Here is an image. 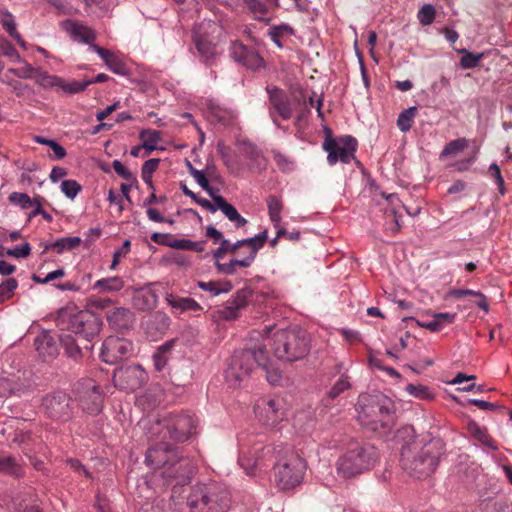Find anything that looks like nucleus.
Masks as SVG:
<instances>
[{"label":"nucleus","mask_w":512,"mask_h":512,"mask_svg":"<svg viewBox=\"0 0 512 512\" xmlns=\"http://www.w3.org/2000/svg\"><path fill=\"white\" fill-rule=\"evenodd\" d=\"M156 302V295L151 291L140 292L133 298L134 306L139 310L153 309Z\"/></svg>","instance_id":"33"},{"label":"nucleus","mask_w":512,"mask_h":512,"mask_svg":"<svg viewBox=\"0 0 512 512\" xmlns=\"http://www.w3.org/2000/svg\"><path fill=\"white\" fill-rule=\"evenodd\" d=\"M56 321L61 330L71 331L85 342H91L100 330L96 315L90 310H80L74 303L61 308Z\"/></svg>","instance_id":"5"},{"label":"nucleus","mask_w":512,"mask_h":512,"mask_svg":"<svg viewBox=\"0 0 512 512\" xmlns=\"http://www.w3.org/2000/svg\"><path fill=\"white\" fill-rule=\"evenodd\" d=\"M267 241V231L259 233L255 237L239 240L236 243L230 244L228 242L229 253H236L240 248L246 247L248 252L245 257H252V261L255 260L256 255Z\"/></svg>","instance_id":"22"},{"label":"nucleus","mask_w":512,"mask_h":512,"mask_svg":"<svg viewBox=\"0 0 512 512\" xmlns=\"http://www.w3.org/2000/svg\"><path fill=\"white\" fill-rule=\"evenodd\" d=\"M195 45H196V48H197L200 56L205 61H209L216 54L214 45L211 42H209L201 37L195 39Z\"/></svg>","instance_id":"47"},{"label":"nucleus","mask_w":512,"mask_h":512,"mask_svg":"<svg viewBox=\"0 0 512 512\" xmlns=\"http://www.w3.org/2000/svg\"><path fill=\"white\" fill-rule=\"evenodd\" d=\"M61 190L70 199H74L81 190V185L75 180H64Z\"/></svg>","instance_id":"54"},{"label":"nucleus","mask_w":512,"mask_h":512,"mask_svg":"<svg viewBox=\"0 0 512 512\" xmlns=\"http://www.w3.org/2000/svg\"><path fill=\"white\" fill-rule=\"evenodd\" d=\"M435 13V8L431 4H425L418 12V20L422 25H430L435 19Z\"/></svg>","instance_id":"52"},{"label":"nucleus","mask_w":512,"mask_h":512,"mask_svg":"<svg viewBox=\"0 0 512 512\" xmlns=\"http://www.w3.org/2000/svg\"><path fill=\"white\" fill-rule=\"evenodd\" d=\"M89 86V82L83 81H71L67 82L61 78V83L58 86L63 92L67 94H77L84 91Z\"/></svg>","instance_id":"46"},{"label":"nucleus","mask_w":512,"mask_h":512,"mask_svg":"<svg viewBox=\"0 0 512 512\" xmlns=\"http://www.w3.org/2000/svg\"><path fill=\"white\" fill-rule=\"evenodd\" d=\"M350 388V383L348 381V378L346 376H342L330 389L328 392V396L331 399H335L338 397L342 392L348 390Z\"/></svg>","instance_id":"55"},{"label":"nucleus","mask_w":512,"mask_h":512,"mask_svg":"<svg viewBox=\"0 0 512 512\" xmlns=\"http://www.w3.org/2000/svg\"><path fill=\"white\" fill-rule=\"evenodd\" d=\"M376 448L369 443L351 441L346 452L337 461V473L351 478L370 469L377 461Z\"/></svg>","instance_id":"6"},{"label":"nucleus","mask_w":512,"mask_h":512,"mask_svg":"<svg viewBox=\"0 0 512 512\" xmlns=\"http://www.w3.org/2000/svg\"><path fill=\"white\" fill-rule=\"evenodd\" d=\"M213 202L217 205V209H220L231 222L235 223L236 227H243L247 223V220L238 213L237 209L222 196H213Z\"/></svg>","instance_id":"28"},{"label":"nucleus","mask_w":512,"mask_h":512,"mask_svg":"<svg viewBox=\"0 0 512 512\" xmlns=\"http://www.w3.org/2000/svg\"><path fill=\"white\" fill-rule=\"evenodd\" d=\"M268 341L276 358L286 362L301 360L310 350L305 333L295 328L278 330Z\"/></svg>","instance_id":"7"},{"label":"nucleus","mask_w":512,"mask_h":512,"mask_svg":"<svg viewBox=\"0 0 512 512\" xmlns=\"http://www.w3.org/2000/svg\"><path fill=\"white\" fill-rule=\"evenodd\" d=\"M405 390L413 397L421 400H432L434 398V394L429 387L422 384H408Z\"/></svg>","instance_id":"44"},{"label":"nucleus","mask_w":512,"mask_h":512,"mask_svg":"<svg viewBox=\"0 0 512 512\" xmlns=\"http://www.w3.org/2000/svg\"><path fill=\"white\" fill-rule=\"evenodd\" d=\"M31 253V246L29 243L25 242L21 246H17L13 249H8L6 251L7 256L15 257V258H26Z\"/></svg>","instance_id":"58"},{"label":"nucleus","mask_w":512,"mask_h":512,"mask_svg":"<svg viewBox=\"0 0 512 512\" xmlns=\"http://www.w3.org/2000/svg\"><path fill=\"white\" fill-rule=\"evenodd\" d=\"M187 167L191 176L213 199V196H216V194L214 193L213 188L210 186L205 174L202 171L194 168L190 162H187Z\"/></svg>","instance_id":"43"},{"label":"nucleus","mask_w":512,"mask_h":512,"mask_svg":"<svg viewBox=\"0 0 512 512\" xmlns=\"http://www.w3.org/2000/svg\"><path fill=\"white\" fill-rule=\"evenodd\" d=\"M0 14V21L3 28L18 42L19 45L25 47V41L16 30V24L13 15L7 10H1Z\"/></svg>","instance_id":"31"},{"label":"nucleus","mask_w":512,"mask_h":512,"mask_svg":"<svg viewBox=\"0 0 512 512\" xmlns=\"http://www.w3.org/2000/svg\"><path fill=\"white\" fill-rule=\"evenodd\" d=\"M37 69L38 68H34L30 64L25 63L24 66L9 69V71L19 78L31 79L34 77Z\"/></svg>","instance_id":"57"},{"label":"nucleus","mask_w":512,"mask_h":512,"mask_svg":"<svg viewBox=\"0 0 512 512\" xmlns=\"http://www.w3.org/2000/svg\"><path fill=\"white\" fill-rule=\"evenodd\" d=\"M18 283L15 278H8L0 284V303L8 300L14 294Z\"/></svg>","instance_id":"50"},{"label":"nucleus","mask_w":512,"mask_h":512,"mask_svg":"<svg viewBox=\"0 0 512 512\" xmlns=\"http://www.w3.org/2000/svg\"><path fill=\"white\" fill-rule=\"evenodd\" d=\"M267 91L269 94V101L273 109L282 119H290L293 111L287 94L277 87L267 89Z\"/></svg>","instance_id":"21"},{"label":"nucleus","mask_w":512,"mask_h":512,"mask_svg":"<svg viewBox=\"0 0 512 512\" xmlns=\"http://www.w3.org/2000/svg\"><path fill=\"white\" fill-rule=\"evenodd\" d=\"M172 342L165 343L160 346L153 355L154 366L156 370L161 371L167 365Z\"/></svg>","instance_id":"39"},{"label":"nucleus","mask_w":512,"mask_h":512,"mask_svg":"<svg viewBox=\"0 0 512 512\" xmlns=\"http://www.w3.org/2000/svg\"><path fill=\"white\" fill-rule=\"evenodd\" d=\"M275 459V482L279 489L290 490L302 482L306 465L295 451L278 446Z\"/></svg>","instance_id":"8"},{"label":"nucleus","mask_w":512,"mask_h":512,"mask_svg":"<svg viewBox=\"0 0 512 512\" xmlns=\"http://www.w3.org/2000/svg\"><path fill=\"white\" fill-rule=\"evenodd\" d=\"M468 429L470 433L475 437L479 442H483L487 440V437L489 434L487 433V430L484 428H481L477 423L471 422L468 425Z\"/></svg>","instance_id":"60"},{"label":"nucleus","mask_w":512,"mask_h":512,"mask_svg":"<svg viewBox=\"0 0 512 512\" xmlns=\"http://www.w3.org/2000/svg\"><path fill=\"white\" fill-rule=\"evenodd\" d=\"M33 79H35L38 85L44 88L57 87L58 83H61L60 77L49 75L47 72L39 68L36 70Z\"/></svg>","instance_id":"41"},{"label":"nucleus","mask_w":512,"mask_h":512,"mask_svg":"<svg viewBox=\"0 0 512 512\" xmlns=\"http://www.w3.org/2000/svg\"><path fill=\"white\" fill-rule=\"evenodd\" d=\"M323 149L328 152L327 161L330 165L336 164L339 160L342 163H349L355 158L357 140L350 135L336 139L328 136L323 143Z\"/></svg>","instance_id":"11"},{"label":"nucleus","mask_w":512,"mask_h":512,"mask_svg":"<svg viewBox=\"0 0 512 512\" xmlns=\"http://www.w3.org/2000/svg\"><path fill=\"white\" fill-rule=\"evenodd\" d=\"M38 354L44 361L53 360L58 355L56 340L48 333L38 336L35 340Z\"/></svg>","instance_id":"25"},{"label":"nucleus","mask_w":512,"mask_h":512,"mask_svg":"<svg viewBox=\"0 0 512 512\" xmlns=\"http://www.w3.org/2000/svg\"><path fill=\"white\" fill-rule=\"evenodd\" d=\"M9 200L17 205H20L23 209L32 207L35 199H31L26 193L13 192L9 195Z\"/></svg>","instance_id":"53"},{"label":"nucleus","mask_w":512,"mask_h":512,"mask_svg":"<svg viewBox=\"0 0 512 512\" xmlns=\"http://www.w3.org/2000/svg\"><path fill=\"white\" fill-rule=\"evenodd\" d=\"M82 385V391H79V402L82 409L92 415L98 414L102 409V393L92 380H86Z\"/></svg>","instance_id":"15"},{"label":"nucleus","mask_w":512,"mask_h":512,"mask_svg":"<svg viewBox=\"0 0 512 512\" xmlns=\"http://www.w3.org/2000/svg\"><path fill=\"white\" fill-rule=\"evenodd\" d=\"M267 207L270 220L278 227L281 222V211L283 208L281 200L274 195H270L267 198Z\"/></svg>","instance_id":"36"},{"label":"nucleus","mask_w":512,"mask_h":512,"mask_svg":"<svg viewBox=\"0 0 512 512\" xmlns=\"http://www.w3.org/2000/svg\"><path fill=\"white\" fill-rule=\"evenodd\" d=\"M0 472L19 477L21 475V467L11 456L0 457Z\"/></svg>","instance_id":"45"},{"label":"nucleus","mask_w":512,"mask_h":512,"mask_svg":"<svg viewBox=\"0 0 512 512\" xmlns=\"http://www.w3.org/2000/svg\"><path fill=\"white\" fill-rule=\"evenodd\" d=\"M266 373V379L271 385H278L282 379V373L278 368L269 365V357L267 356V362L264 365H258Z\"/></svg>","instance_id":"51"},{"label":"nucleus","mask_w":512,"mask_h":512,"mask_svg":"<svg viewBox=\"0 0 512 512\" xmlns=\"http://www.w3.org/2000/svg\"><path fill=\"white\" fill-rule=\"evenodd\" d=\"M417 108L410 107L403 112L400 113L397 119V126L402 132H407L410 130L413 124V120L416 116Z\"/></svg>","instance_id":"42"},{"label":"nucleus","mask_w":512,"mask_h":512,"mask_svg":"<svg viewBox=\"0 0 512 512\" xmlns=\"http://www.w3.org/2000/svg\"><path fill=\"white\" fill-rule=\"evenodd\" d=\"M133 352L134 346L130 340L109 336L103 342L101 357L108 364H116L118 361L131 357Z\"/></svg>","instance_id":"14"},{"label":"nucleus","mask_w":512,"mask_h":512,"mask_svg":"<svg viewBox=\"0 0 512 512\" xmlns=\"http://www.w3.org/2000/svg\"><path fill=\"white\" fill-rule=\"evenodd\" d=\"M393 401L382 393L362 394L358 399V420L363 428L379 436L388 435L395 425Z\"/></svg>","instance_id":"2"},{"label":"nucleus","mask_w":512,"mask_h":512,"mask_svg":"<svg viewBox=\"0 0 512 512\" xmlns=\"http://www.w3.org/2000/svg\"><path fill=\"white\" fill-rule=\"evenodd\" d=\"M142 140V146L147 150L148 153L154 151L157 148V142L160 140V132L155 130H143L139 134Z\"/></svg>","instance_id":"38"},{"label":"nucleus","mask_w":512,"mask_h":512,"mask_svg":"<svg viewBox=\"0 0 512 512\" xmlns=\"http://www.w3.org/2000/svg\"><path fill=\"white\" fill-rule=\"evenodd\" d=\"M252 257H244L242 259H232L229 263L216 262V267L219 272L232 275L236 272V267H249L252 264Z\"/></svg>","instance_id":"35"},{"label":"nucleus","mask_w":512,"mask_h":512,"mask_svg":"<svg viewBox=\"0 0 512 512\" xmlns=\"http://www.w3.org/2000/svg\"><path fill=\"white\" fill-rule=\"evenodd\" d=\"M456 318V313H437L434 315L435 321L441 330L446 324L452 323Z\"/></svg>","instance_id":"64"},{"label":"nucleus","mask_w":512,"mask_h":512,"mask_svg":"<svg viewBox=\"0 0 512 512\" xmlns=\"http://www.w3.org/2000/svg\"><path fill=\"white\" fill-rule=\"evenodd\" d=\"M157 443L146 453L145 462L155 470H160V476H174L172 467L178 465L177 472L181 481H186L195 473L193 462L187 457H180L168 440L154 439Z\"/></svg>","instance_id":"3"},{"label":"nucleus","mask_w":512,"mask_h":512,"mask_svg":"<svg viewBox=\"0 0 512 512\" xmlns=\"http://www.w3.org/2000/svg\"><path fill=\"white\" fill-rule=\"evenodd\" d=\"M231 57L249 69H258L263 66V59L253 47H247L235 41L230 46Z\"/></svg>","instance_id":"18"},{"label":"nucleus","mask_w":512,"mask_h":512,"mask_svg":"<svg viewBox=\"0 0 512 512\" xmlns=\"http://www.w3.org/2000/svg\"><path fill=\"white\" fill-rule=\"evenodd\" d=\"M82 240L80 237H64L60 238L54 243L46 246V249H53L58 254L62 253L64 250H72L80 246Z\"/></svg>","instance_id":"34"},{"label":"nucleus","mask_w":512,"mask_h":512,"mask_svg":"<svg viewBox=\"0 0 512 512\" xmlns=\"http://www.w3.org/2000/svg\"><path fill=\"white\" fill-rule=\"evenodd\" d=\"M266 344H259L254 349L236 351L225 371L226 381L231 386H239L249 378L254 364L264 365L267 362Z\"/></svg>","instance_id":"10"},{"label":"nucleus","mask_w":512,"mask_h":512,"mask_svg":"<svg viewBox=\"0 0 512 512\" xmlns=\"http://www.w3.org/2000/svg\"><path fill=\"white\" fill-rule=\"evenodd\" d=\"M170 499V508L173 512H194L190 504L191 492L185 495L183 487H173Z\"/></svg>","instance_id":"26"},{"label":"nucleus","mask_w":512,"mask_h":512,"mask_svg":"<svg viewBox=\"0 0 512 512\" xmlns=\"http://www.w3.org/2000/svg\"><path fill=\"white\" fill-rule=\"evenodd\" d=\"M130 246H131V242L129 240H125L123 242L122 247L119 250L114 252L113 261L110 266L111 269H115V267L119 263L120 257L125 256L129 252Z\"/></svg>","instance_id":"63"},{"label":"nucleus","mask_w":512,"mask_h":512,"mask_svg":"<svg viewBox=\"0 0 512 512\" xmlns=\"http://www.w3.org/2000/svg\"><path fill=\"white\" fill-rule=\"evenodd\" d=\"M166 301L168 304L180 312L185 311H197L201 309V306L192 298L179 297L174 294H167Z\"/></svg>","instance_id":"29"},{"label":"nucleus","mask_w":512,"mask_h":512,"mask_svg":"<svg viewBox=\"0 0 512 512\" xmlns=\"http://www.w3.org/2000/svg\"><path fill=\"white\" fill-rule=\"evenodd\" d=\"M112 166L114 171L126 181H129L131 183L137 182V179L134 176V174L131 171H129L119 160H114L112 162Z\"/></svg>","instance_id":"56"},{"label":"nucleus","mask_w":512,"mask_h":512,"mask_svg":"<svg viewBox=\"0 0 512 512\" xmlns=\"http://www.w3.org/2000/svg\"><path fill=\"white\" fill-rule=\"evenodd\" d=\"M242 153L249 158L251 161L255 162V166L257 169H262L266 166V159L262 155V152L257 148V146L250 141L244 140L241 142Z\"/></svg>","instance_id":"30"},{"label":"nucleus","mask_w":512,"mask_h":512,"mask_svg":"<svg viewBox=\"0 0 512 512\" xmlns=\"http://www.w3.org/2000/svg\"><path fill=\"white\" fill-rule=\"evenodd\" d=\"M284 33H289L291 34L292 33V29L288 26V25H280V26H276V27H273L270 31V36H271V39L272 41L278 46V47H282V44L280 42V38H282V35Z\"/></svg>","instance_id":"59"},{"label":"nucleus","mask_w":512,"mask_h":512,"mask_svg":"<svg viewBox=\"0 0 512 512\" xmlns=\"http://www.w3.org/2000/svg\"><path fill=\"white\" fill-rule=\"evenodd\" d=\"M385 225L387 229H390L392 232L396 233L400 230L401 224L399 222V216L397 214V210L395 207H391L385 209Z\"/></svg>","instance_id":"49"},{"label":"nucleus","mask_w":512,"mask_h":512,"mask_svg":"<svg viewBox=\"0 0 512 512\" xmlns=\"http://www.w3.org/2000/svg\"><path fill=\"white\" fill-rule=\"evenodd\" d=\"M280 406V401L278 400L260 399L254 406V412L264 426L274 427L283 417Z\"/></svg>","instance_id":"16"},{"label":"nucleus","mask_w":512,"mask_h":512,"mask_svg":"<svg viewBox=\"0 0 512 512\" xmlns=\"http://www.w3.org/2000/svg\"><path fill=\"white\" fill-rule=\"evenodd\" d=\"M469 146V140L466 138H458L449 142L442 150L440 158H444L450 155H457L465 148Z\"/></svg>","instance_id":"40"},{"label":"nucleus","mask_w":512,"mask_h":512,"mask_svg":"<svg viewBox=\"0 0 512 512\" xmlns=\"http://www.w3.org/2000/svg\"><path fill=\"white\" fill-rule=\"evenodd\" d=\"M41 410L53 420L67 421L72 415V400L65 392H52L42 398Z\"/></svg>","instance_id":"12"},{"label":"nucleus","mask_w":512,"mask_h":512,"mask_svg":"<svg viewBox=\"0 0 512 512\" xmlns=\"http://www.w3.org/2000/svg\"><path fill=\"white\" fill-rule=\"evenodd\" d=\"M489 171H490L491 175L496 180V183H497V185L499 187V192L501 194H504L505 193V190H504V179H503V177L501 175L500 167L496 163H492L489 166Z\"/></svg>","instance_id":"62"},{"label":"nucleus","mask_w":512,"mask_h":512,"mask_svg":"<svg viewBox=\"0 0 512 512\" xmlns=\"http://www.w3.org/2000/svg\"><path fill=\"white\" fill-rule=\"evenodd\" d=\"M147 380L148 375L139 364L121 366L113 374L115 387L126 392H134L140 389Z\"/></svg>","instance_id":"13"},{"label":"nucleus","mask_w":512,"mask_h":512,"mask_svg":"<svg viewBox=\"0 0 512 512\" xmlns=\"http://www.w3.org/2000/svg\"><path fill=\"white\" fill-rule=\"evenodd\" d=\"M252 296L250 288H243L236 292V295L231 301H228L226 306L218 311L221 318L225 320H234L238 317L239 311L245 308L248 304V299Z\"/></svg>","instance_id":"19"},{"label":"nucleus","mask_w":512,"mask_h":512,"mask_svg":"<svg viewBox=\"0 0 512 512\" xmlns=\"http://www.w3.org/2000/svg\"><path fill=\"white\" fill-rule=\"evenodd\" d=\"M230 503V492L223 484L211 482L191 488L190 504L194 512H227Z\"/></svg>","instance_id":"9"},{"label":"nucleus","mask_w":512,"mask_h":512,"mask_svg":"<svg viewBox=\"0 0 512 512\" xmlns=\"http://www.w3.org/2000/svg\"><path fill=\"white\" fill-rule=\"evenodd\" d=\"M124 287L123 280L118 277H109L103 278L98 281L93 286V289H98L104 292H118Z\"/></svg>","instance_id":"32"},{"label":"nucleus","mask_w":512,"mask_h":512,"mask_svg":"<svg viewBox=\"0 0 512 512\" xmlns=\"http://www.w3.org/2000/svg\"><path fill=\"white\" fill-rule=\"evenodd\" d=\"M277 449L278 446L273 447L270 445L254 449L253 451L242 454L239 458V463L248 475H253L258 468L266 466L268 456L275 455Z\"/></svg>","instance_id":"17"},{"label":"nucleus","mask_w":512,"mask_h":512,"mask_svg":"<svg viewBox=\"0 0 512 512\" xmlns=\"http://www.w3.org/2000/svg\"><path fill=\"white\" fill-rule=\"evenodd\" d=\"M61 27L64 31L69 33L74 39L89 44L90 47L92 44H94V31L90 27L82 24L81 22L75 20H65L61 22Z\"/></svg>","instance_id":"23"},{"label":"nucleus","mask_w":512,"mask_h":512,"mask_svg":"<svg viewBox=\"0 0 512 512\" xmlns=\"http://www.w3.org/2000/svg\"><path fill=\"white\" fill-rule=\"evenodd\" d=\"M59 341L67 357L77 361L84 356V351H90L93 347L91 342H85L83 338H75L70 334H63Z\"/></svg>","instance_id":"20"},{"label":"nucleus","mask_w":512,"mask_h":512,"mask_svg":"<svg viewBox=\"0 0 512 512\" xmlns=\"http://www.w3.org/2000/svg\"><path fill=\"white\" fill-rule=\"evenodd\" d=\"M197 421L182 412H170L159 416L148 428L149 439L187 441L196 433Z\"/></svg>","instance_id":"4"},{"label":"nucleus","mask_w":512,"mask_h":512,"mask_svg":"<svg viewBox=\"0 0 512 512\" xmlns=\"http://www.w3.org/2000/svg\"><path fill=\"white\" fill-rule=\"evenodd\" d=\"M198 287L204 291H209L214 295L228 293L232 290V284L230 282L199 281Z\"/></svg>","instance_id":"37"},{"label":"nucleus","mask_w":512,"mask_h":512,"mask_svg":"<svg viewBox=\"0 0 512 512\" xmlns=\"http://www.w3.org/2000/svg\"><path fill=\"white\" fill-rule=\"evenodd\" d=\"M91 49L96 52L105 62L107 67L118 75H127L128 69L123 61L113 52L100 47L97 44H92Z\"/></svg>","instance_id":"24"},{"label":"nucleus","mask_w":512,"mask_h":512,"mask_svg":"<svg viewBox=\"0 0 512 512\" xmlns=\"http://www.w3.org/2000/svg\"><path fill=\"white\" fill-rule=\"evenodd\" d=\"M132 312L124 307L113 308L107 312V320L115 329L128 328L132 323Z\"/></svg>","instance_id":"27"},{"label":"nucleus","mask_w":512,"mask_h":512,"mask_svg":"<svg viewBox=\"0 0 512 512\" xmlns=\"http://www.w3.org/2000/svg\"><path fill=\"white\" fill-rule=\"evenodd\" d=\"M243 2L254 14L264 15L267 13L266 5L260 0H243Z\"/></svg>","instance_id":"61"},{"label":"nucleus","mask_w":512,"mask_h":512,"mask_svg":"<svg viewBox=\"0 0 512 512\" xmlns=\"http://www.w3.org/2000/svg\"><path fill=\"white\" fill-rule=\"evenodd\" d=\"M398 437L403 440L400 450L402 468L418 479L431 476L444 453L442 441L438 438L415 436L411 427L400 429Z\"/></svg>","instance_id":"1"},{"label":"nucleus","mask_w":512,"mask_h":512,"mask_svg":"<svg viewBox=\"0 0 512 512\" xmlns=\"http://www.w3.org/2000/svg\"><path fill=\"white\" fill-rule=\"evenodd\" d=\"M463 53V57L460 60V66L463 69H472L479 65L480 60L483 58V53L474 54L466 49L460 50Z\"/></svg>","instance_id":"48"}]
</instances>
